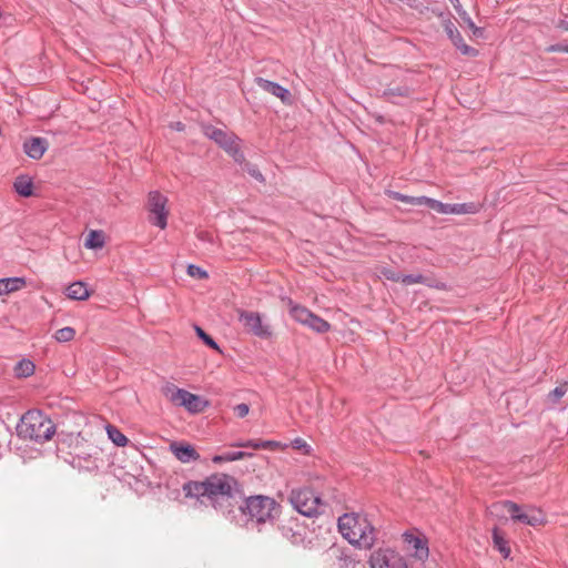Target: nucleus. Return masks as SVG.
Returning a JSON list of instances; mask_svg holds the SVG:
<instances>
[{"label": "nucleus", "mask_w": 568, "mask_h": 568, "mask_svg": "<svg viewBox=\"0 0 568 568\" xmlns=\"http://www.w3.org/2000/svg\"><path fill=\"white\" fill-rule=\"evenodd\" d=\"M206 486L210 504L225 518L239 524L233 510L234 506L237 505V480L233 476L217 473L206 478Z\"/></svg>", "instance_id": "1"}, {"label": "nucleus", "mask_w": 568, "mask_h": 568, "mask_svg": "<svg viewBox=\"0 0 568 568\" xmlns=\"http://www.w3.org/2000/svg\"><path fill=\"white\" fill-rule=\"evenodd\" d=\"M281 509V505L274 498L265 495L244 497L239 505L245 526L257 530H261L263 525L273 524L280 517Z\"/></svg>", "instance_id": "2"}, {"label": "nucleus", "mask_w": 568, "mask_h": 568, "mask_svg": "<svg viewBox=\"0 0 568 568\" xmlns=\"http://www.w3.org/2000/svg\"><path fill=\"white\" fill-rule=\"evenodd\" d=\"M338 530L352 545L371 549L376 540V534L371 523L358 514H344L338 518Z\"/></svg>", "instance_id": "3"}, {"label": "nucleus", "mask_w": 568, "mask_h": 568, "mask_svg": "<svg viewBox=\"0 0 568 568\" xmlns=\"http://www.w3.org/2000/svg\"><path fill=\"white\" fill-rule=\"evenodd\" d=\"M54 433L55 425L53 422L37 409H31L23 414L17 425V434L20 438L37 443L50 440Z\"/></svg>", "instance_id": "4"}, {"label": "nucleus", "mask_w": 568, "mask_h": 568, "mask_svg": "<svg viewBox=\"0 0 568 568\" xmlns=\"http://www.w3.org/2000/svg\"><path fill=\"white\" fill-rule=\"evenodd\" d=\"M288 500L293 508L305 517H316L322 513V499L311 488L292 489Z\"/></svg>", "instance_id": "5"}, {"label": "nucleus", "mask_w": 568, "mask_h": 568, "mask_svg": "<svg viewBox=\"0 0 568 568\" xmlns=\"http://www.w3.org/2000/svg\"><path fill=\"white\" fill-rule=\"evenodd\" d=\"M163 396L176 406L186 408L190 413H200L204 404L200 396L179 388L172 383H166L161 389Z\"/></svg>", "instance_id": "6"}, {"label": "nucleus", "mask_w": 568, "mask_h": 568, "mask_svg": "<svg viewBox=\"0 0 568 568\" xmlns=\"http://www.w3.org/2000/svg\"><path fill=\"white\" fill-rule=\"evenodd\" d=\"M203 133L224 149L236 162L242 163L244 161V154L240 149V140L234 133L213 125H204Z\"/></svg>", "instance_id": "7"}, {"label": "nucleus", "mask_w": 568, "mask_h": 568, "mask_svg": "<svg viewBox=\"0 0 568 568\" xmlns=\"http://www.w3.org/2000/svg\"><path fill=\"white\" fill-rule=\"evenodd\" d=\"M168 197L159 191H151L148 194L146 210L149 212V222L164 230L168 226Z\"/></svg>", "instance_id": "8"}, {"label": "nucleus", "mask_w": 568, "mask_h": 568, "mask_svg": "<svg viewBox=\"0 0 568 568\" xmlns=\"http://www.w3.org/2000/svg\"><path fill=\"white\" fill-rule=\"evenodd\" d=\"M290 314L291 316L298 323L308 326L311 329L316 333H325L328 332L331 325L327 321L312 313L308 308L293 303L291 300L288 302Z\"/></svg>", "instance_id": "9"}, {"label": "nucleus", "mask_w": 568, "mask_h": 568, "mask_svg": "<svg viewBox=\"0 0 568 568\" xmlns=\"http://www.w3.org/2000/svg\"><path fill=\"white\" fill-rule=\"evenodd\" d=\"M493 507L507 511L513 520L520 521L525 525L535 527L544 523V517L539 510L523 511L518 504L510 500L500 501Z\"/></svg>", "instance_id": "10"}, {"label": "nucleus", "mask_w": 568, "mask_h": 568, "mask_svg": "<svg viewBox=\"0 0 568 568\" xmlns=\"http://www.w3.org/2000/svg\"><path fill=\"white\" fill-rule=\"evenodd\" d=\"M239 321L246 332L260 338H270L272 335L271 326L264 324L261 314L257 312L241 311L239 313Z\"/></svg>", "instance_id": "11"}, {"label": "nucleus", "mask_w": 568, "mask_h": 568, "mask_svg": "<svg viewBox=\"0 0 568 568\" xmlns=\"http://www.w3.org/2000/svg\"><path fill=\"white\" fill-rule=\"evenodd\" d=\"M371 568H407L405 558L392 549H378L369 558Z\"/></svg>", "instance_id": "12"}, {"label": "nucleus", "mask_w": 568, "mask_h": 568, "mask_svg": "<svg viewBox=\"0 0 568 568\" xmlns=\"http://www.w3.org/2000/svg\"><path fill=\"white\" fill-rule=\"evenodd\" d=\"M426 205L439 214H476L479 212L480 205L474 202L448 204L427 197Z\"/></svg>", "instance_id": "13"}, {"label": "nucleus", "mask_w": 568, "mask_h": 568, "mask_svg": "<svg viewBox=\"0 0 568 568\" xmlns=\"http://www.w3.org/2000/svg\"><path fill=\"white\" fill-rule=\"evenodd\" d=\"M402 537L406 549L410 551L415 558L419 560L428 558L429 549L427 539L418 530H407Z\"/></svg>", "instance_id": "14"}, {"label": "nucleus", "mask_w": 568, "mask_h": 568, "mask_svg": "<svg viewBox=\"0 0 568 568\" xmlns=\"http://www.w3.org/2000/svg\"><path fill=\"white\" fill-rule=\"evenodd\" d=\"M444 29L453 42V44L465 55L476 57L478 51L464 42V39L456 28V26L452 22V20L447 19L443 23Z\"/></svg>", "instance_id": "15"}, {"label": "nucleus", "mask_w": 568, "mask_h": 568, "mask_svg": "<svg viewBox=\"0 0 568 568\" xmlns=\"http://www.w3.org/2000/svg\"><path fill=\"white\" fill-rule=\"evenodd\" d=\"M170 450L175 456L178 460L181 463L187 464L191 462H196L200 459L199 453L195 450V448L185 443L181 442H173L170 445Z\"/></svg>", "instance_id": "16"}, {"label": "nucleus", "mask_w": 568, "mask_h": 568, "mask_svg": "<svg viewBox=\"0 0 568 568\" xmlns=\"http://www.w3.org/2000/svg\"><path fill=\"white\" fill-rule=\"evenodd\" d=\"M256 84L263 89L264 91L273 94L276 98H280L282 102H288L291 99V93L287 89L280 85L276 82L263 79V78H256Z\"/></svg>", "instance_id": "17"}, {"label": "nucleus", "mask_w": 568, "mask_h": 568, "mask_svg": "<svg viewBox=\"0 0 568 568\" xmlns=\"http://www.w3.org/2000/svg\"><path fill=\"white\" fill-rule=\"evenodd\" d=\"M48 149V142L43 138H31L23 143V150L31 159L39 160Z\"/></svg>", "instance_id": "18"}, {"label": "nucleus", "mask_w": 568, "mask_h": 568, "mask_svg": "<svg viewBox=\"0 0 568 568\" xmlns=\"http://www.w3.org/2000/svg\"><path fill=\"white\" fill-rule=\"evenodd\" d=\"M72 466L79 470L95 471L99 469L98 458L91 454L77 455L72 458Z\"/></svg>", "instance_id": "19"}, {"label": "nucleus", "mask_w": 568, "mask_h": 568, "mask_svg": "<svg viewBox=\"0 0 568 568\" xmlns=\"http://www.w3.org/2000/svg\"><path fill=\"white\" fill-rule=\"evenodd\" d=\"M413 91L406 85H398L396 88H388L383 92V98L392 103H399V99H408Z\"/></svg>", "instance_id": "20"}, {"label": "nucleus", "mask_w": 568, "mask_h": 568, "mask_svg": "<svg viewBox=\"0 0 568 568\" xmlns=\"http://www.w3.org/2000/svg\"><path fill=\"white\" fill-rule=\"evenodd\" d=\"M183 491L186 497H206L207 498V486L206 479L203 481H189L183 485Z\"/></svg>", "instance_id": "21"}, {"label": "nucleus", "mask_w": 568, "mask_h": 568, "mask_svg": "<svg viewBox=\"0 0 568 568\" xmlns=\"http://www.w3.org/2000/svg\"><path fill=\"white\" fill-rule=\"evenodd\" d=\"M23 277L0 278V296L17 292L26 286Z\"/></svg>", "instance_id": "22"}, {"label": "nucleus", "mask_w": 568, "mask_h": 568, "mask_svg": "<svg viewBox=\"0 0 568 568\" xmlns=\"http://www.w3.org/2000/svg\"><path fill=\"white\" fill-rule=\"evenodd\" d=\"M452 4L454 6L455 10L462 18L463 22L471 30L473 34L477 38L483 37L484 30L481 28L476 27L471 18L468 16V13L463 9L459 0H449Z\"/></svg>", "instance_id": "23"}, {"label": "nucleus", "mask_w": 568, "mask_h": 568, "mask_svg": "<svg viewBox=\"0 0 568 568\" xmlns=\"http://www.w3.org/2000/svg\"><path fill=\"white\" fill-rule=\"evenodd\" d=\"M67 296L75 301H84L90 296L87 285L82 282H74L67 288Z\"/></svg>", "instance_id": "24"}, {"label": "nucleus", "mask_w": 568, "mask_h": 568, "mask_svg": "<svg viewBox=\"0 0 568 568\" xmlns=\"http://www.w3.org/2000/svg\"><path fill=\"white\" fill-rule=\"evenodd\" d=\"M14 191L24 197L32 195L33 184L27 176H19L13 183Z\"/></svg>", "instance_id": "25"}, {"label": "nucleus", "mask_w": 568, "mask_h": 568, "mask_svg": "<svg viewBox=\"0 0 568 568\" xmlns=\"http://www.w3.org/2000/svg\"><path fill=\"white\" fill-rule=\"evenodd\" d=\"M251 456H252L251 453H246V452H242V450L226 452L222 455H215L212 458V462L215 464H221V463H225V462H235V460L244 459V458H247Z\"/></svg>", "instance_id": "26"}, {"label": "nucleus", "mask_w": 568, "mask_h": 568, "mask_svg": "<svg viewBox=\"0 0 568 568\" xmlns=\"http://www.w3.org/2000/svg\"><path fill=\"white\" fill-rule=\"evenodd\" d=\"M104 245V236L101 231H91L84 242V246L88 248L97 250Z\"/></svg>", "instance_id": "27"}, {"label": "nucleus", "mask_w": 568, "mask_h": 568, "mask_svg": "<svg viewBox=\"0 0 568 568\" xmlns=\"http://www.w3.org/2000/svg\"><path fill=\"white\" fill-rule=\"evenodd\" d=\"M493 541L494 546L499 550V552L505 558H507L510 555V548L508 546V542L497 528L493 530Z\"/></svg>", "instance_id": "28"}, {"label": "nucleus", "mask_w": 568, "mask_h": 568, "mask_svg": "<svg viewBox=\"0 0 568 568\" xmlns=\"http://www.w3.org/2000/svg\"><path fill=\"white\" fill-rule=\"evenodd\" d=\"M34 368L36 366L31 361L22 359L16 365L14 372L19 377H28L34 373Z\"/></svg>", "instance_id": "29"}, {"label": "nucleus", "mask_w": 568, "mask_h": 568, "mask_svg": "<svg viewBox=\"0 0 568 568\" xmlns=\"http://www.w3.org/2000/svg\"><path fill=\"white\" fill-rule=\"evenodd\" d=\"M277 443L272 440H246L234 444L235 447H247L253 449L270 448L276 446Z\"/></svg>", "instance_id": "30"}, {"label": "nucleus", "mask_w": 568, "mask_h": 568, "mask_svg": "<svg viewBox=\"0 0 568 568\" xmlns=\"http://www.w3.org/2000/svg\"><path fill=\"white\" fill-rule=\"evenodd\" d=\"M106 432L109 438L119 447H123L128 444V438L115 427L112 425L106 426Z\"/></svg>", "instance_id": "31"}, {"label": "nucleus", "mask_w": 568, "mask_h": 568, "mask_svg": "<svg viewBox=\"0 0 568 568\" xmlns=\"http://www.w3.org/2000/svg\"><path fill=\"white\" fill-rule=\"evenodd\" d=\"M75 329L73 327L67 326L58 329L54 333V339L59 343H67L74 338Z\"/></svg>", "instance_id": "32"}, {"label": "nucleus", "mask_w": 568, "mask_h": 568, "mask_svg": "<svg viewBox=\"0 0 568 568\" xmlns=\"http://www.w3.org/2000/svg\"><path fill=\"white\" fill-rule=\"evenodd\" d=\"M395 199L399 200L400 202L413 204V205H426L427 203V196H408L400 193H395Z\"/></svg>", "instance_id": "33"}, {"label": "nucleus", "mask_w": 568, "mask_h": 568, "mask_svg": "<svg viewBox=\"0 0 568 568\" xmlns=\"http://www.w3.org/2000/svg\"><path fill=\"white\" fill-rule=\"evenodd\" d=\"M568 390V384L564 383L559 386H557L552 392L548 395V400L551 404H556L560 400V398L567 393Z\"/></svg>", "instance_id": "34"}, {"label": "nucleus", "mask_w": 568, "mask_h": 568, "mask_svg": "<svg viewBox=\"0 0 568 568\" xmlns=\"http://www.w3.org/2000/svg\"><path fill=\"white\" fill-rule=\"evenodd\" d=\"M196 335L203 341L205 345L221 353V349L216 342L206 334L200 326H195Z\"/></svg>", "instance_id": "35"}, {"label": "nucleus", "mask_w": 568, "mask_h": 568, "mask_svg": "<svg viewBox=\"0 0 568 568\" xmlns=\"http://www.w3.org/2000/svg\"><path fill=\"white\" fill-rule=\"evenodd\" d=\"M186 273L189 276L199 278V280H205L209 277V274L205 270H203L202 267L194 265V264H190L187 266Z\"/></svg>", "instance_id": "36"}, {"label": "nucleus", "mask_w": 568, "mask_h": 568, "mask_svg": "<svg viewBox=\"0 0 568 568\" xmlns=\"http://www.w3.org/2000/svg\"><path fill=\"white\" fill-rule=\"evenodd\" d=\"M402 283L405 285L424 284L427 283V278L422 274L403 275Z\"/></svg>", "instance_id": "37"}, {"label": "nucleus", "mask_w": 568, "mask_h": 568, "mask_svg": "<svg viewBox=\"0 0 568 568\" xmlns=\"http://www.w3.org/2000/svg\"><path fill=\"white\" fill-rule=\"evenodd\" d=\"M381 274L389 280V281H393V282H402V277H403V274L398 273V272H395L390 268H382L381 270Z\"/></svg>", "instance_id": "38"}, {"label": "nucleus", "mask_w": 568, "mask_h": 568, "mask_svg": "<svg viewBox=\"0 0 568 568\" xmlns=\"http://www.w3.org/2000/svg\"><path fill=\"white\" fill-rule=\"evenodd\" d=\"M342 568H355L356 560L346 554H342L338 558Z\"/></svg>", "instance_id": "39"}, {"label": "nucleus", "mask_w": 568, "mask_h": 568, "mask_svg": "<svg viewBox=\"0 0 568 568\" xmlns=\"http://www.w3.org/2000/svg\"><path fill=\"white\" fill-rule=\"evenodd\" d=\"M546 52H565V53H568V44H565V43H556V44H551L549 47H547L545 49Z\"/></svg>", "instance_id": "40"}, {"label": "nucleus", "mask_w": 568, "mask_h": 568, "mask_svg": "<svg viewBox=\"0 0 568 568\" xmlns=\"http://www.w3.org/2000/svg\"><path fill=\"white\" fill-rule=\"evenodd\" d=\"M234 412L240 418H243L248 414L250 407L247 404L242 403L234 407Z\"/></svg>", "instance_id": "41"}, {"label": "nucleus", "mask_w": 568, "mask_h": 568, "mask_svg": "<svg viewBox=\"0 0 568 568\" xmlns=\"http://www.w3.org/2000/svg\"><path fill=\"white\" fill-rule=\"evenodd\" d=\"M282 530H283V535L286 536L287 538H290L292 542L296 544L302 540L301 534H298V532H293V535H288L287 526H283Z\"/></svg>", "instance_id": "42"}, {"label": "nucleus", "mask_w": 568, "mask_h": 568, "mask_svg": "<svg viewBox=\"0 0 568 568\" xmlns=\"http://www.w3.org/2000/svg\"><path fill=\"white\" fill-rule=\"evenodd\" d=\"M248 173L257 181H264L263 174L258 171L257 168L253 166L248 169Z\"/></svg>", "instance_id": "43"}, {"label": "nucleus", "mask_w": 568, "mask_h": 568, "mask_svg": "<svg viewBox=\"0 0 568 568\" xmlns=\"http://www.w3.org/2000/svg\"><path fill=\"white\" fill-rule=\"evenodd\" d=\"M170 128L175 131H183L185 126L182 122L178 121L170 123Z\"/></svg>", "instance_id": "44"}, {"label": "nucleus", "mask_w": 568, "mask_h": 568, "mask_svg": "<svg viewBox=\"0 0 568 568\" xmlns=\"http://www.w3.org/2000/svg\"><path fill=\"white\" fill-rule=\"evenodd\" d=\"M558 27L565 31H568V21L566 20H560V22L558 23Z\"/></svg>", "instance_id": "45"}, {"label": "nucleus", "mask_w": 568, "mask_h": 568, "mask_svg": "<svg viewBox=\"0 0 568 568\" xmlns=\"http://www.w3.org/2000/svg\"><path fill=\"white\" fill-rule=\"evenodd\" d=\"M295 444H296V446H297V447H300V445H301V439H296V440H295Z\"/></svg>", "instance_id": "46"}]
</instances>
